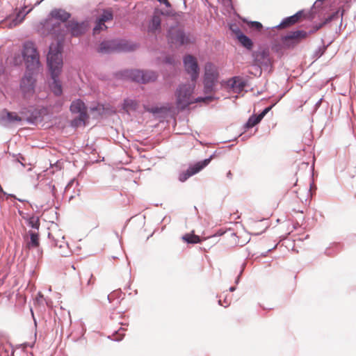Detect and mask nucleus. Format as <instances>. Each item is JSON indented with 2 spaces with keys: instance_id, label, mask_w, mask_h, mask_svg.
<instances>
[{
  "instance_id": "bb28decb",
  "label": "nucleus",
  "mask_w": 356,
  "mask_h": 356,
  "mask_svg": "<svg viewBox=\"0 0 356 356\" xmlns=\"http://www.w3.org/2000/svg\"><path fill=\"white\" fill-rule=\"evenodd\" d=\"M181 238L188 244H197L201 243L202 241V238L200 236L195 235L193 231L191 233L183 235Z\"/></svg>"
},
{
  "instance_id": "f8f14e48",
  "label": "nucleus",
  "mask_w": 356,
  "mask_h": 356,
  "mask_svg": "<svg viewBox=\"0 0 356 356\" xmlns=\"http://www.w3.org/2000/svg\"><path fill=\"white\" fill-rule=\"evenodd\" d=\"M183 64L185 71L191 76V81H196L200 75V66L196 58L187 54L183 58Z\"/></svg>"
},
{
  "instance_id": "9b49d317",
  "label": "nucleus",
  "mask_w": 356,
  "mask_h": 356,
  "mask_svg": "<svg viewBox=\"0 0 356 356\" xmlns=\"http://www.w3.org/2000/svg\"><path fill=\"white\" fill-rule=\"evenodd\" d=\"M35 75L24 74L19 81V90L24 98L33 95L35 92L37 79Z\"/></svg>"
},
{
  "instance_id": "603ef678",
  "label": "nucleus",
  "mask_w": 356,
  "mask_h": 356,
  "mask_svg": "<svg viewBox=\"0 0 356 356\" xmlns=\"http://www.w3.org/2000/svg\"><path fill=\"white\" fill-rule=\"evenodd\" d=\"M225 233V231H223L222 229H219V230H218L216 232V234H214L212 236L208 237L207 238H204V240H210V239L214 238L216 237H218V236H222Z\"/></svg>"
},
{
  "instance_id": "680f3d73",
  "label": "nucleus",
  "mask_w": 356,
  "mask_h": 356,
  "mask_svg": "<svg viewBox=\"0 0 356 356\" xmlns=\"http://www.w3.org/2000/svg\"><path fill=\"white\" fill-rule=\"evenodd\" d=\"M322 100H323V98L320 99H319V100L316 103L315 106H316V107H317V108H318V107H319V106H320V105H321V104Z\"/></svg>"
},
{
  "instance_id": "72a5a7b5",
  "label": "nucleus",
  "mask_w": 356,
  "mask_h": 356,
  "mask_svg": "<svg viewBox=\"0 0 356 356\" xmlns=\"http://www.w3.org/2000/svg\"><path fill=\"white\" fill-rule=\"evenodd\" d=\"M321 42L323 43V45L322 46H320L318 47L314 52L313 54V58H314L315 59H318L319 58H321L325 52L327 47L329 46L330 44H324V40L323 39L321 40Z\"/></svg>"
},
{
  "instance_id": "7ed1b4c3",
  "label": "nucleus",
  "mask_w": 356,
  "mask_h": 356,
  "mask_svg": "<svg viewBox=\"0 0 356 356\" xmlns=\"http://www.w3.org/2000/svg\"><path fill=\"white\" fill-rule=\"evenodd\" d=\"M72 17V14L63 8H53L47 17L40 22V24L47 33L55 40L58 35L60 29L64 24L67 23Z\"/></svg>"
},
{
  "instance_id": "39448f33",
  "label": "nucleus",
  "mask_w": 356,
  "mask_h": 356,
  "mask_svg": "<svg viewBox=\"0 0 356 356\" xmlns=\"http://www.w3.org/2000/svg\"><path fill=\"white\" fill-rule=\"evenodd\" d=\"M251 58L252 60L251 66L256 72L254 76H260L263 70L269 72L273 70V63L268 47L259 46L257 49L252 51Z\"/></svg>"
},
{
  "instance_id": "de8ad7c7",
  "label": "nucleus",
  "mask_w": 356,
  "mask_h": 356,
  "mask_svg": "<svg viewBox=\"0 0 356 356\" xmlns=\"http://www.w3.org/2000/svg\"><path fill=\"white\" fill-rule=\"evenodd\" d=\"M81 124H83L82 120H79L77 117L74 118L70 122V126L74 128L79 127Z\"/></svg>"
},
{
  "instance_id": "864d4df0",
  "label": "nucleus",
  "mask_w": 356,
  "mask_h": 356,
  "mask_svg": "<svg viewBox=\"0 0 356 356\" xmlns=\"http://www.w3.org/2000/svg\"><path fill=\"white\" fill-rule=\"evenodd\" d=\"M49 188L51 189V192L52 195L56 197V188L55 185H50L49 184Z\"/></svg>"
},
{
  "instance_id": "69168bd1",
  "label": "nucleus",
  "mask_w": 356,
  "mask_h": 356,
  "mask_svg": "<svg viewBox=\"0 0 356 356\" xmlns=\"http://www.w3.org/2000/svg\"><path fill=\"white\" fill-rule=\"evenodd\" d=\"M93 277L92 274L90 275V279L88 281V284L90 285L91 284V279Z\"/></svg>"
},
{
  "instance_id": "4468645a",
  "label": "nucleus",
  "mask_w": 356,
  "mask_h": 356,
  "mask_svg": "<svg viewBox=\"0 0 356 356\" xmlns=\"http://www.w3.org/2000/svg\"><path fill=\"white\" fill-rule=\"evenodd\" d=\"M233 33L235 34V38L241 47L248 51H253L254 42L252 40L245 34L239 28L236 27L232 29Z\"/></svg>"
},
{
  "instance_id": "0eeeda50",
  "label": "nucleus",
  "mask_w": 356,
  "mask_h": 356,
  "mask_svg": "<svg viewBox=\"0 0 356 356\" xmlns=\"http://www.w3.org/2000/svg\"><path fill=\"white\" fill-rule=\"evenodd\" d=\"M193 90L187 84H180L175 91L177 107L181 110H186L190 105L194 104L191 99Z\"/></svg>"
},
{
  "instance_id": "49530a36",
  "label": "nucleus",
  "mask_w": 356,
  "mask_h": 356,
  "mask_svg": "<svg viewBox=\"0 0 356 356\" xmlns=\"http://www.w3.org/2000/svg\"><path fill=\"white\" fill-rule=\"evenodd\" d=\"M13 157L15 158V161L19 163L22 166H25V164L23 163V161H25V158L21 154H13Z\"/></svg>"
},
{
  "instance_id": "c03bdc74",
  "label": "nucleus",
  "mask_w": 356,
  "mask_h": 356,
  "mask_svg": "<svg viewBox=\"0 0 356 356\" xmlns=\"http://www.w3.org/2000/svg\"><path fill=\"white\" fill-rule=\"evenodd\" d=\"M324 26V24H323L322 22L318 23L317 24H315L312 29H310L309 31H306L307 38L314 33H316L317 31H318L320 29Z\"/></svg>"
},
{
  "instance_id": "6e6552de",
  "label": "nucleus",
  "mask_w": 356,
  "mask_h": 356,
  "mask_svg": "<svg viewBox=\"0 0 356 356\" xmlns=\"http://www.w3.org/2000/svg\"><path fill=\"white\" fill-rule=\"evenodd\" d=\"M46 108H38L34 106H22L19 109V114L25 117L26 122L31 125H37L38 122L43 120V115Z\"/></svg>"
},
{
  "instance_id": "1a4fd4ad",
  "label": "nucleus",
  "mask_w": 356,
  "mask_h": 356,
  "mask_svg": "<svg viewBox=\"0 0 356 356\" xmlns=\"http://www.w3.org/2000/svg\"><path fill=\"white\" fill-rule=\"evenodd\" d=\"M216 152L217 151H215L209 158L190 165L186 170L179 173L178 178L179 181L181 182H184L189 177H192L193 175L198 173L202 170H203L209 164L211 159L215 156Z\"/></svg>"
},
{
  "instance_id": "c85d7f7f",
  "label": "nucleus",
  "mask_w": 356,
  "mask_h": 356,
  "mask_svg": "<svg viewBox=\"0 0 356 356\" xmlns=\"http://www.w3.org/2000/svg\"><path fill=\"white\" fill-rule=\"evenodd\" d=\"M298 21L297 20V19H296V17H294V15H291V16H289V17H284L282 21L281 22L275 26L274 28L275 29H278V28H287V27H289L295 24H296Z\"/></svg>"
},
{
  "instance_id": "774afa93",
  "label": "nucleus",
  "mask_w": 356,
  "mask_h": 356,
  "mask_svg": "<svg viewBox=\"0 0 356 356\" xmlns=\"http://www.w3.org/2000/svg\"><path fill=\"white\" fill-rule=\"evenodd\" d=\"M298 226H299L298 222H297V223L294 224V225H293V227H294V229H297V227H298Z\"/></svg>"
},
{
  "instance_id": "7c9ffc66",
  "label": "nucleus",
  "mask_w": 356,
  "mask_h": 356,
  "mask_svg": "<svg viewBox=\"0 0 356 356\" xmlns=\"http://www.w3.org/2000/svg\"><path fill=\"white\" fill-rule=\"evenodd\" d=\"M344 9L339 8L336 11L333 12L332 14L328 15L323 22V24L325 26L326 24H329L330 22H332L333 20L337 19L339 16V14L341 15V17L342 18L344 14Z\"/></svg>"
},
{
  "instance_id": "e433bc0d",
  "label": "nucleus",
  "mask_w": 356,
  "mask_h": 356,
  "mask_svg": "<svg viewBox=\"0 0 356 356\" xmlns=\"http://www.w3.org/2000/svg\"><path fill=\"white\" fill-rule=\"evenodd\" d=\"M284 48H285V47H284L282 42V43L275 42L271 44V49L274 52L279 54L280 56H282L283 54L282 49Z\"/></svg>"
},
{
  "instance_id": "9d476101",
  "label": "nucleus",
  "mask_w": 356,
  "mask_h": 356,
  "mask_svg": "<svg viewBox=\"0 0 356 356\" xmlns=\"http://www.w3.org/2000/svg\"><path fill=\"white\" fill-rule=\"evenodd\" d=\"M307 38L306 31L296 30L289 31L287 34L281 36L285 49H293L302 40Z\"/></svg>"
},
{
  "instance_id": "e2e57ef3",
  "label": "nucleus",
  "mask_w": 356,
  "mask_h": 356,
  "mask_svg": "<svg viewBox=\"0 0 356 356\" xmlns=\"http://www.w3.org/2000/svg\"><path fill=\"white\" fill-rule=\"evenodd\" d=\"M236 289V288L235 286H232L229 287V291L230 292H234Z\"/></svg>"
},
{
  "instance_id": "20e7f679",
  "label": "nucleus",
  "mask_w": 356,
  "mask_h": 356,
  "mask_svg": "<svg viewBox=\"0 0 356 356\" xmlns=\"http://www.w3.org/2000/svg\"><path fill=\"white\" fill-rule=\"evenodd\" d=\"M113 76L118 80L147 84L156 81L159 74L152 70L124 69L114 72Z\"/></svg>"
},
{
  "instance_id": "79ce46f5",
  "label": "nucleus",
  "mask_w": 356,
  "mask_h": 356,
  "mask_svg": "<svg viewBox=\"0 0 356 356\" xmlns=\"http://www.w3.org/2000/svg\"><path fill=\"white\" fill-rule=\"evenodd\" d=\"M120 293H121L120 291H114L112 293H111L110 294H108L107 296V299H108V302H112L115 299H117V300L119 299L120 298Z\"/></svg>"
},
{
  "instance_id": "58836bf2",
  "label": "nucleus",
  "mask_w": 356,
  "mask_h": 356,
  "mask_svg": "<svg viewBox=\"0 0 356 356\" xmlns=\"http://www.w3.org/2000/svg\"><path fill=\"white\" fill-rule=\"evenodd\" d=\"M293 15L296 17V19H297V20L298 22L302 18H307V19H310L308 17H309L308 11L306 12L305 10H300L298 11L297 13H296Z\"/></svg>"
},
{
  "instance_id": "b1692460",
  "label": "nucleus",
  "mask_w": 356,
  "mask_h": 356,
  "mask_svg": "<svg viewBox=\"0 0 356 356\" xmlns=\"http://www.w3.org/2000/svg\"><path fill=\"white\" fill-rule=\"evenodd\" d=\"M87 108L85 103L81 99H76L72 102L70 111L72 113H77Z\"/></svg>"
},
{
  "instance_id": "4be33fe9",
  "label": "nucleus",
  "mask_w": 356,
  "mask_h": 356,
  "mask_svg": "<svg viewBox=\"0 0 356 356\" xmlns=\"http://www.w3.org/2000/svg\"><path fill=\"white\" fill-rule=\"evenodd\" d=\"M138 108V103L136 100L125 98L123 100L122 105V109L127 113H129V111H135Z\"/></svg>"
},
{
  "instance_id": "f3484780",
  "label": "nucleus",
  "mask_w": 356,
  "mask_h": 356,
  "mask_svg": "<svg viewBox=\"0 0 356 356\" xmlns=\"http://www.w3.org/2000/svg\"><path fill=\"white\" fill-rule=\"evenodd\" d=\"M219 74L216 70L212 69V64H207L203 76V83H211L216 85L218 83Z\"/></svg>"
},
{
  "instance_id": "338daca9",
  "label": "nucleus",
  "mask_w": 356,
  "mask_h": 356,
  "mask_svg": "<svg viewBox=\"0 0 356 356\" xmlns=\"http://www.w3.org/2000/svg\"><path fill=\"white\" fill-rule=\"evenodd\" d=\"M73 181H74V180H72L71 181H70L68 183V184L67 185V186L65 187V188H68L70 186V185H71Z\"/></svg>"
},
{
  "instance_id": "473e14b6",
  "label": "nucleus",
  "mask_w": 356,
  "mask_h": 356,
  "mask_svg": "<svg viewBox=\"0 0 356 356\" xmlns=\"http://www.w3.org/2000/svg\"><path fill=\"white\" fill-rule=\"evenodd\" d=\"M218 99H219V97H216V95H206V96L197 97L196 98H195L193 99V102H194V104L203 102L206 104H208L209 102L214 101V100H218Z\"/></svg>"
},
{
  "instance_id": "5fc2aeb1",
  "label": "nucleus",
  "mask_w": 356,
  "mask_h": 356,
  "mask_svg": "<svg viewBox=\"0 0 356 356\" xmlns=\"http://www.w3.org/2000/svg\"><path fill=\"white\" fill-rule=\"evenodd\" d=\"M105 22H101L98 24V28H96V26L94 28V31H100L102 29V26L106 28V26L104 24Z\"/></svg>"
},
{
  "instance_id": "37998d69",
  "label": "nucleus",
  "mask_w": 356,
  "mask_h": 356,
  "mask_svg": "<svg viewBox=\"0 0 356 356\" xmlns=\"http://www.w3.org/2000/svg\"><path fill=\"white\" fill-rule=\"evenodd\" d=\"M79 115L77 116L79 120H82L83 124H86V121L89 118V115L88 114L87 108L81 112L77 113Z\"/></svg>"
},
{
  "instance_id": "052dcab7",
  "label": "nucleus",
  "mask_w": 356,
  "mask_h": 356,
  "mask_svg": "<svg viewBox=\"0 0 356 356\" xmlns=\"http://www.w3.org/2000/svg\"><path fill=\"white\" fill-rule=\"evenodd\" d=\"M227 177L229 179H232V172L229 170L227 172Z\"/></svg>"
},
{
  "instance_id": "cd10ccee",
  "label": "nucleus",
  "mask_w": 356,
  "mask_h": 356,
  "mask_svg": "<svg viewBox=\"0 0 356 356\" xmlns=\"http://www.w3.org/2000/svg\"><path fill=\"white\" fill-rule=\"evenodd\" d=\"M113 18V13L111 9L103 10L102 14L97 18L96 22V28H98V24L101 22H107Z\"/></svg>"
},
{
  "instance_id": "aec40b11",
  "label": "nucleus",
  "mask_w": 356,
  "mask_h": 356,
  "mask_svg": "<svg viewBox=\"0 0 356 356\" xmlns=\"http://www.w3.org/2000/svg\"><path fill=\"white\" fill-rule=\"evenodd\" d=\"M161 19L158 13H155L154 12L153 15L149 20V26H148V31L152 33H155L157 31H161Z\"/></svg>"
},
{
  "instance_id": "a19ab883",
  "label": "nucleus",
  "mask_w": 356,
  "mask_h": 356,
  "mask_svg": "<svg viewBox=\"0 0 356 356\" xmlns=\"http://www.w3.org/2000/svg\"><path fill=\"white\" fill-rule=\"evenodd\" d=\"M203 86H204L203 91H204V93H205V94H209L210 92L216 91V85L211 84H211L210 83H203Z\"/></svg>"
},
{
  "instance_id": "f704fd0d",
  "label": "nucleus",
  "mask_w": 356,
  "mask_h": 356,
  "mask_svg": "<svg viewBox=\"0 0 356 356\" xmlns=\"http://www.w3.org/2000/svg\"><path fill=\"white\" fill-rule=\"evenodd\" d=\"M155 13H158L160 15L163 16H167V17H176L177 16V13L176 11L173 10H163L158 8H156L154 10Z\"/></svg>"
},
{
  "instance_id": "8fccbe9b",
  "label": "nucleus",
  "mask_w": 356,
  "mask_h": 356,
  "mask_svg": "<svg viewBox=\"0 0 356 356\" xmlns=\"http://www.w3.org/2000/svg\"><path fill=\"white\" fill-rule=\"evenodd\" d=\"M163 62L165 64L170 65H174L175 64V58L171 56H166L163 58Z\"/></svg>"
},
{
  "instance_id": "c756f323",
  "label": "nucleus",
  "mask_w": 356,
  "mask_h": 356,
  "mask_svg": "<svg viewBox=\"0 0 356 356\" xmlns=\"http://www.w3.org/2000/svg\"><path fill=\"white\" fill-rule=\"evenodd\" d=\"M341 248L342 245L340 243L334 242L325 249V254L327 256L332 257L339 252Z\"/></svg>"
},
{
  "instance_id": "c9c22d12",
  "label": "nucleus",
  "mask_w": 356,
  "mask_h": 356,
  "mask_svg": "<svg viewBox=\"0 0 356 356\" xmlns=\"http://www.w3.org/2000/svg\"><path fill=\"white\" fill-rule=\"evenodd\" d=\"M26 6H24V8H22V9L17 13V15H16V19H19V22H21L23 21V19H24L25 16L29 13L32 9H33V7H31V8H29L28 10H25L26 9Z\"/></svg>"
},
{
  "instance_id": "2eb2a0df",
  "label": "nucleus",
  "mask_w": 356,
  "mask_h": 356,
  "mask_svg": "<svg viewBox=\"0 0 356 356\" xmlns=\"http://www.w3.org/2000/svg\"><path fill=\"white\" fill-rule=\"evenodd\" d=\"M226 84L234 92L240 93L248 85V81L241 76H234L227 81Z\"/></svg>"
},
{
  "instance_id": "f03ea898",
  "label": "nucleus",
  "mask_w": 356,
  "mask_h": 356,
  "mask_svg": "<svg viewBox=\"0 0 356 356\" xmlns=\"http://www.w3.org/2000/svg\"><path fill=\"white\" fill-rule=\"evenodd\" d=\"M46 60L47 70L51 79L48 83L49 88L55 96L59 97L63 94V86L59 79L63 67V56L48 51Z\"/></svg>"
},
{
  "instance_id": "3c124183",
  "label": "nucleus",
  "mask_w": 356,
  "mask_h": 356,
  "mask_svg": "<svg viewBox=\"0 0 356 356\" xmlns=\"http://www.w3.org/2000/svg\"><path fill=\"white\" fill-rule=\"evenodd\" d=\"M246 264L243 262L241 265V270L238 275V276L235 279V284H238L240 282L241 277L244 271V269L245 268Z\"/></svg>"
},
{
  "instance_id": "6e6d98bb",
  "label": "nucleus",
  "mask_w": 356,
  "mask_h": 356,
  "mask_svg": "<svg viewBox=\"0 0 356 356\" xmlns=\"http://www.w3.org/2000/svg\"><path fill=\"white\" fill-rule=\"evenodd\" d=\"M159 3L164 4L167 8L171 7V3L168 0H161Z\"/></svg>"
},
{
  "instance_id": "412c9836",
  "label": "nucleus",
  "mask_w": 356,
  "mask_h": 356,
  "mask_svg": "<svg viewBox=\"0 0 356 356\" xmlns=\"http://www.w3.org/2000/svg\"><path fill=\"white\" fill-rule=\"evenodd\" d=\"M136 44L127 41L116 40V51L129 52L135 50Z\"/></svg>"
},
{
  "instance_id": "423d86ee",
  "label": "nucleus",
  "mask_w": 356,
  "mask_h": 356,
  "mask_svg": "<svg viewBox=\"0 0 356 356\" xmlns=\"http://www.w3.org/2000/svg\"><path fill=\"white\" fill-rule=\"evenodd\" d=\"M165 37L168 44L170 47L173 45L181 47L193 42L189 35L186 33L184 29L175 26H170L168 28Z\"/></svg>"
},
{
  "instance_id": "393cba45",
  "label": "nucleus",
  "mask_w": 356,
  "mask_h": 356,
  "mask_svg": "<svg viewBox=\"0 0 356 356\" xmlns=\"http://www.w3.org/2000/svg\"><path fill=\"white\" fill-rule=\"evenodd\" d=\"M30 241L27 243V248L29 249L35 248L40 245V236L38 232L30 230L28 232Z\"/></svg>"
},
{
  "instance_id": "ea45409f",
  "label": "nucleus",
  "mask_w": 356,
  "mask_h": 356,
  "mask_svg": "<svg viewBox=\"0 0 356 356\" xmlns=\"http://www.w3.org/2000/svg\"><path fill=\"white\" fill-rule=\"evenodd\" d=\"M275 103L272 104L271 105L264 108L260 113L257 115L261 121L265 117V115L275 106Z\"/></svg>"
},
{
  "instance_id": "dca6fc26",
  "label": "nucleus",
  "mask_w": 356,
  "mask_h": 356,
  "mask_svg": "<svg viewBox=\"0 0 356 356\" xmlns=\"http://www.w3.org/2000/svg\"><path fill=\"white\" fill-rule=\"evenodd\" d=\"M25 63V74H29L37 76L39 73L41 63L40 61V55L24 60Z\"/></svg>"
},
{
  "instance_id": "f257e3e1",
  "label": "nucleus",
  "mask_w": 356,
  "mask_h": 356,
  "mask_svg": "<svg viewBox=\"0 0 356 356\" xmlns=\"http://www.w3.org/2000/svg\"><path fill=\"white\" fill-rule=\"evenodd\" d=\"M87 30L88 24L86 22L70 19L67 23L63 24L62 29L58 30V35L55 39L56 42L49 44L48 51L63 56L66 35L70 34L71 38H78L83 35Z\"/></svg>"
},
{
  "instance_id": "a18cd8bd",
  "label": "nucleus",
  "mask_w": 356,
  "mask_h": 356,
  "mask_svg": "<svg viewBox=\"0 0 356 356\" xmlns=\"http://www.w3.org/2000/svg\"><path fill=\"white\" fill-rule=\"evenodd\" d=\"M124 329L123 327H120L118 330L115 331L114 334L117 335V337H115L114 339H113V340L115 341H121L124 336V334L122 333V332H124Z\"/></svg>"
},
{
  "instance_id": "bf43d9fd",
  "label": "nucleus",
  "mask_w": 356,
  "mask_h": 356,
  "mask_svg": "<svg viewBox=\"0 0 356 356\" xmlns=\"http://www.w3.org/2000/svg\"><path fill=\"white\" fill-rule=\"evenodd\" d=\"M218 302V305H220V306H223V307H228V305H229V304L227 302L226 299H225V300H224V302H226V305H225L222 304V300H219Z\"/></svg>"
},
{
  "instance_id": "a211bd4d",
  "label": "nucleus",
  "mask_w": 356,
  "mask_h": 356,
  "mask_svg": "<svg viewBox=\"0 0 356 356\" xmlns=\"http://www.w3.org/2000/svg\"><path fill=\"white\" fill-rule=\"evenodd\" d=\"M38 55L39 53L33 42L29 40L26 41L23 44V48L22 50V56L23 60L38 56Z\"/></svg>"
},
{
  "instance_id": "4d7b16f0",
  "label": "nucleus",
  "mask_w": 356,
  "mask_h": 356,
  "mask_svg": "<svg viewBox=\"0 0 356 356\" xmlns=\"http://www.w3.org/2000/svg\"><path fill=\"white\" fill-rule=\"evenodd\" d=\"M159 3L164 4L167 8L171 7V3L168 0H161Z\"/></svg>"
},
{
  "instance_id": "09e8293b",
  "label": "nucleus",
  "mask_w": 356,
  "mask_h": 356,
  "mask_svg": "<svg viewBox=\"0 0 356 356\" xmlns=\"http://www.w3.org/2000/svg\"><path fill=\"white\" fill-rule=\"evenodd\" d=\"M90 110H91V111H98L99 114L102 115L104 113L105 108H104V106L102 104L100 106L98 105L96 106L91 107Z\"/></svg>"
},
{
  "instance_id": "a878e982",
  "label": "nucleus",
  "mask_w": 356,
  "mask_h": 356,
  "mask_svg": "<svg viewBox=\"0 0 356 356\" xmlns=\"http://www.w3.org/2000/svg\"><path fill=\"white\" fill-rule=\"evenodd\" d=\"M20 216H22V218L26 221L27 225L31 227V228L34 229L38 230L40 228V218L38 216H35L34 215H32L29 216V218H25L22 215L24 214L22 211L20 210L18 211Z\"/></svg>"
},
{
  "instance_id": "ddd939ff",
  "label": "nucleus",
  "mask_w": 356,
  "mask_h": 356,
  "mask_svg": "<svg viewBox=\"0 0 356 356\" xmlns=\"http://www.w3.org/2000/svg\"><path fill=\"white\" fill-rule=\"evenodd\" d=\"M22 117L19 116L17 113L10 111L6 108H3L0 113V125L7 127L10 124L21 122Z\"/></svg>"
},
{
  "instance_id": "4c0bfd02",
  "label": "nucleus",
  "mask_w": 356,
  "mask_h": 356,
  "mask_svg": "<svg viewBox=\"0 0 356 356\" xmlns=\"http://www.w3.org/2000/svg\"><path fill=\"white\" fill-rule=\"evenodd\" d=\"M248 26L250 29L257 31H261L263 28L262 24L257 21H250L248 22Z\"/></svg>"
},
{
  "instance_id": "2f4dec72",
  "label": "nucleus",
  "mask_w": 356,
  "mask_h": 356,
  "mask_svg": "<svg viewBox=\"0 0 356 356\" xmlns=\"http://www.w3.org/2000/svg\"><path fill=\"white\" fill-rule=\"evenodd\" d=\"M261 122L260 119L255 114H252L249 117L248 121L243 125L244 131L252 128Z\"/></svg>"
},
{
  "instance_id": "5701e85b",
  "label": "nucleus",
  "mask_w": 356,
  "mask_h": 356,
  "mask_svg": "<svg viewBox=\"0 0 356 356\" xmlns=\"http://www.w3.org/2000/svg\"><path fill=\"white\" fill-rule=\"evenodd\" d=\"M148 111L153 115L161 114V117H165L171 111V107L169 104L162 105L161 106H152L148 109Z\"/></svg>"
},
{
  "instance_id": "13d9d810",
  "label": "nucleus",
  "mask_w": 356,
  "mask_h": 356,
  "mask_svg": "<svg viewBox=\"0 0 356 356\" xmlns=\"http://www.w3.org/2000/svg\"><path fill=\"white\" fill-rule=\"evenodd\" d=\"M277 244H276L274 247H273L272 248H270L268 249L265 253H261V256L263 257H266L267 256V254L270 252H271L273 250H274L276 247H277Z\"/></svg>"
},
{
  "instance_id": "0e129e2a",
  "label": "nucleus",
  "mask_w": 356,
  "mask_h": 356,
  "mask_svg": "<svg viewBox=\"0 0 356 356\" xmlns=\"http://www.w3.org/2000/svg\"><path fill=\"white\" fill-rule=\"evenodd\" d=\"M31 314H32V316H33V318L34 323H35V325H36L37 323H36V320H35V317H34V314H33V309H31Z\"/></svg>"
},
{
  "instance_id": "6ab92c4d",
  "label": "nucleus",
  "mask_w": 356,
  "mask_h": 356,
  "mask_svg": "<svg viewBox=\"0 0 356 356\" xmlns=\"http://www.w3.org/2000/svg\"><path fill=\"white\" fill-rule=\"evenodd\" d=\"M116 40H103L99 45L97 52L110 54L116 51Z\"/></svg>"
}]
</instances>
